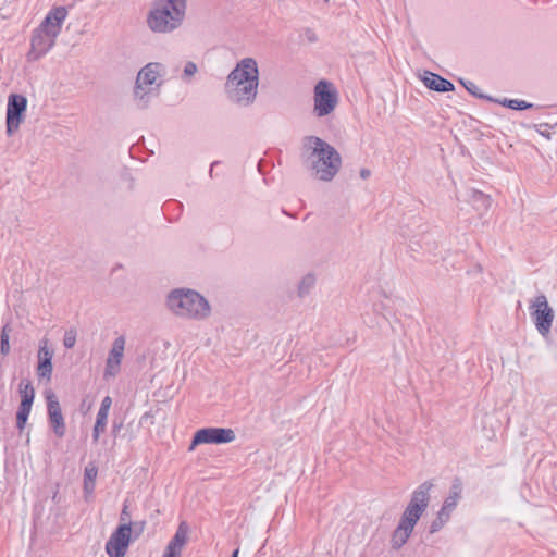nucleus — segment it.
<instances>
[{
	"instance_id": "nucleus-34",
	"label": "nucleus",
	"mask_w": 557,
	"mask_h": 557,
	"mask_svg": "<svg viewBox=\"0 0 557 557\" xmlns=\"http://www.w3.org/2000/svg\"><path fill=\"white\" fill-rule=\"evenodd\" d=\"M306 35H307L308 40H310V41H315L317 40L315 34L311 29H307L306 30Z\"/></svg>"
},
{
	"instance_id": "nucleus-6",
	"label": "nucleus",
	"mask_w": 557,
	"mask_h": 557,
	"mask_svg": "<svg viewBox=\"0 0 557 557\" xmlns=\"http://www.w3.org/2000/svg\"><path fill=\"white\" fill-rule=\"evenodd\" d=\"M166 307L176 317L190 320H205L211 313L208 300L189 288H176L170 292L166 297Z\"/></svg>"
},
{
	"instance_id": "nucleus-14",
	"label": "nucleus",
	"mask_w": 557,
	"mask_h": 557,
	"mask_svg": "<svg viewBox=\"0 0 557 557\" xmlns=\"http://www.w3.org/2000/svg\"><path fill=\"white\" fill-rule=\"evenodd\" d=\"M125 349V337L119 336L113 341L112 347L106 360L103 379L115 377L121 370V362Z\"/></svg>"
},
{
	"instance_id": "nucleus-36",
	"label": "nucleus",
	"mask_w": 557,
	"mask_h": 557,
	"mask_svg": "<svg viewBox=\"0 0 557 557\" xmlns=\"http://www.w3.org/2000/svg\"><path fill=\"white\" fill-rule=\"evenodd\" d=\"M127 516H128L127 506H124V508H123V510L121 512V519L125 520Z\"/></svg>"
},
{
	"instance_id": "nucleus-33",
	"label": "nucleus",
	"mask_w": 557,
	"mask_h": 557,
	"mask_svg": "<svg viewBox=\"0 0 557 557\" xmlns=\"http://www.w3.org/2000/svg\"><path fill=\"white\" fill-rule=\"evenodd\" d=\"M122 426H123V423H122V422H116V421H114V422H113V425H112V433H113L114 435H116V434L120 432V430L122 429Z\"/></svg>"
},
{
	"instance_id": "nucleus-23",
	"label": "nucleus",
	"mask_w": 557,
	"mask_h": 557,
	"mask_svg": "<svg viewBox=\"0 0 557 557\" xmlns=\"http://www.w3.org/2000/svg\"><path fill=\"white\" fill-rule=\"evenodd\" d=\"M32 407L20 405L16 412V428L20 432H22L26 425L28 416L30 413Z\"/></svg>"
},
{
	"instance_id": "nucleus-39",
	"label": "nucleus",
	"mask_w": 557,
	"mask_h": 557,
	"mask_svg": "<svg viewBox=\"0 0 557 557\" xmlns=\"http://www.w3.org/2000/svg\"><path fill=\"white\" fill-rule=\"evenodd\" d=\"M216 163H218V162H213V163L211 164V169H210V172H209V173H210V176H212V173H213V166H214Z\"/></svg>"
},
{
	"instance_id": "nucleus-4",
	"label": "nucleus",
	"mask_w": 557,
	"mask_h": 557,
	"mask_svg": "<svg viewBox=\"0 0 557 557\" xmlns=\"http://www.w3.org/2000/svg\"><path fill=\"white\" fill-rule=\"evenodd\" d=\"M66 16L67 10L62 5L54 7L47 13L40 25L33 32L28 52L29 60H39L52 49Z\"/></svg>"
},
{
	"instance_id": "nucleus-5",
	"label": "nucleus",
	"mask_w": 557,
	"mask_h": 557,
	"mask_svg": "<svg viewBox=\"0 0 557 557\" xmlns=\"http://www.w3.org/2000/svg\"><path fill=\"white\" fill-rule=\"evenodd\" d=\"M186 0H156L147 14V26L153 33L169 34L185 18Z\"/></svg>"
},
{
	"instance_id": "nucleus-16",
	"label": "nucleus",
	"mask_w": 557,
	"mask_h": 557,
	"mask_svg": "<svg viewBox=\"0 0 557 557\" xmlns=\"http://www.w3.org/2000/svg\"><path fill=\"white\" fill-rule=\"evenodd\" d=\"M424 85L434 91L446 92L455 89L454 84L448 79L442 77L433 72L425 71L422 76Z\"/></svg>"
},
{
	"instance_id": "nucleus-3",
	"label": "nucleus",
	"mask_w": 557,
	"mask_h": 557,
	"mask_svg": "<svg viewBox=\"0 0 557 557\" xmlns=\"http://www.w3.org/2000/svg\"><path fill=\"white\" fill-rule=\"evenodd\" d=\"M432 487L433 483L425 481L412 492L411 498L400 517L398 525L392 533L391 546L393 549H400L411 536L416 524L429 506Z\"/></svg>"
},
{
	"instance_id": "nucleus-11",
	"label": "nucleus",
	"mask_w": 557,
	"mask_h": 557,
	"mask_svg": "<svg viewBox=\"0 0 557 557\" xmlns=\"http://www.w3.org/2000/svg\"><path fill=\"white\" fill-rule=\"evenodd\" d=\"M235 440V432L225 428H203L198 430L191 441L189 449L199 444H226Z\"/></svg>"
},
{
	"instance_id": "nucleus-1",
	"label": "nucleus",
	"mask_w": 557,
	"mask_h": 557,
	"mask_svg": "<svg viewBox=\"0 0 557 557\" xmlns=\"http://www.w3.org/2000/svg\"><path fill=\"white\" fill-rule=\"evenodd\" d=\"M259 86V70L252 58L240 60L228 74L224 84L227 99L239 107L251 106L257 98Z\"/></svg>"
},
{
	"instance_id": "nucleus-24",
	"label": "nucleus",
	"mask_w": 557,
	"mask_h": 557,
	"mask_svg": "<svg viewBox=\"0 0 557 557\" xmlns=\"http://www.w3.org/2000/svg\"><path fill=\"white\" fill-rule=\"evenodd\" d=\"M11 332V327L9 324H5L0 334V355L7 356L10 352V336L9 333Z\"/></svg>"
},
{
	"instance_id": "nucleus-29",
	"label": "nucleus",
	"mask_w": 557,
	"mask_h": 557,
	"mask_svg": "<svg viewBox=\"0 0 557 557\" xmlns=\"http://www.w3.org/2000/svg\"><path fill=\"white\" fill-rule=\"evenodd\" d=\"M76 343V332L73 330L66 331L63 338V345L66 348H73Z\"/></svg>"
},
{
	"instance_id": "nucleus-8",
	"label": "nucleus",
	"mask_w": 557,
	"mask_h": 557,
	"mask_svg": "<svg viewBox=\"0 0 557 557\" xmlns=\"http://www.w3.org/2000/svg\"><path fill=\"white\" fill-rule=\"evenodd\" d=\"M530 317L535 325L536 331L546 337L552 330L554 321V310L547 301L544 294L535 296L529 305Z\"/></svg>"
},
{
	"instance_id": "nucleus-22",
	"label": "nucleus",
	"mask_w": 557,
	"mask_h": 557,
	"mask_svg": "<svg viewBox=\"0 0 557 557\" xmlns=\"http://www.w3.org/2000/svg\"><path fill=\"white\" fill-rule=\"evenodd\" d=\"M315 284V277L312 274L305 275L298 285V295L305 297L310 293Z\"/></svg>"
},
{
	"instance_id": "nucleus-20",
	"label": "nucleus",
	"mask_w": 557,
	"mask_h": 557,
	"mask_svg": "<svg viewBox=\"0 0 557 557\" xmlns=\"http://www.w3.org/2000/svg\"><path fill=\"white\" fill-rule=\"evenodd\" d=\"M492 101H495L504 107L510 108L512 110H527L533 108V103L527 102L524 100H518V99H507L504 98L503 100L493 99Z\"/></svg>"
},
{
	"instance_id": "nucleus-9",
	"label": "nucleus",
	"mask_w": 557,
	"mask_h": 557,
	"mask_svg": "<svg viewBox=\"0 0 557 557\" xmlns=\"http://www.w3.org/2000/svg\"><path fill=\"white\" fill-rule=\"evenodd\" d=\"M337 92L327 81H320L314 87V112L317 116L329 115L337 104Z\"/></svg>"
},
{
	"instance_id": "nucleus-38",
	"label": "nucleus",
	"mask_w": 557,
	"mask_h": 557,
	"mask_svg": "<svg viewBox=\"0 0 557 557\" xmlns=\"http://www.w3.org/2000/svg\"><path fill=\"white\" fill-rule=\"evenodd\" d=\"M238 554H239V549H238V548H236V549L233 552V554H232V556H231V557H238Z\"/></svg>"
},
{
	"instance_id": "nucleus-28",
	"label": "nucleus",
	"mask_w": 557,
	"mask_h": 557,
	"mask_svg": "<svg viewBox=\"0 0 557 557\" xmlns=\"http://www.w3.org/2000/svg\"><path fill=\"white\" fill-rule=\"evenodd\" d=\"M53 351L48 348L47 341H44V343L39 346L38 350V360H48L52 361Z\"/></svg>"
},
{
	"instance_id": "nucleus-35",
	"label": "nucleus",
	"mask_w": 557,
	"mask_h": 557,
	"mask_svg": "<svg viewBox=\"0 0 557 557\" xmlns=\"http://www.w3.org/2000/svg\"><path fill=\"white\" fill-rule=\"evenodd\" d=\"M371 175V172L369 169H361L360 170V176L363 180H367Z\"/></svg>"
},
{
	"instance_id": "nucleus-40",
	"label": "nucleus",
	"mask_w": 557,
	"mask_h": 557,
	"mask_svg": "<svg viewBox=\"0 0 557 557\" xmlns=\"http://www.w3.org/2000/svg\"><path fill=\"white\" fill-rule=\"evenodd\" d=\"M163 557H165V556H163Z\"/></svg>"
},
{
	"instance_id": "nucleus-13",
	"label": "nucleus",
	"mask_w": 557,
	"mask_h": 557,
	"mask_svg": "<svg viewBox=\"0 0 557 557\" xmlns=\"http://www.w3.org/2000/svg\"><path fill=\"white\" fill-rule=\"evenodd\" d=\"M46 400L49 424L58 437H63L65 435L66 428L60 403L54 393L50 391L46 393Z\"/></svg>"
},
{
	"instance_id": "nucleus-30",
	"label": "nucleus",
	"mask_w": 557,
	"mask_h": 557,
	"mask_svg": "<svg viewBox=\"0 0 557 557\" xmlns=\"http://www.w3.org/2000/svg\"><path fill=\"white\" fill-rule=\"evenodd\" d=\"M197 70H198L197 65L194 62L188 61L185 64V67L183 71V78L189 79L191 76H194L197 73Z\"/></svg>"
},
{
	"instance_id": "nucleus-19",
	"label": "nucleus",
	"mask_w": 557,
	"mask_h": 557,
	"mask_svg": "<svg viewBox=\"0 0 557 557\" xmlns=\"http://www.w3.org/2000/svg\"><path fill=\"white\" fill-rule=\"evenodd\" d=\"M109 413L98 411L96 423L92 430V441L97 443L99 441L100 434L106 431L107 421Z\"/></svg>"
},
{
	"instance_id": "nucleus-17",
	"label": "nucleus",
	"mask_w": 557,
	"mask_h": 557,
	"mask_svg": "<svg viewBox=\"0 0 557 557\" xmlns=\"http://www.w3.org/2000/svg\"><path fill=\"white\" fill-rule=\"evenodd\" d=\"M462 482L459 478H456L449 488V494L444 499L441 510L451 516V512L456 509L458 502L461 499Z\"/></svg>"
},
{
	"instance_id": "nucleus-27",
	"label": "nucleus",
	"mask_w": 557,
	"mask_h": 557,
	"mask_svg": "<svg viewBox=\"0 0 557 557\" xmlns=\"http://www.w3.org/2000/svg\"><path fill=\"white\" fill-rule=\"evenodd\" d=\"M98 470L96 467H86L84 472V481L90 482V491L95 488V480L97 476Z\"/></svg>"
},
{
	"instance_id": "nucleus-31",
	"label": "nucleus",
	"mask_w": 557,
	"mask_h": 557,
	"mask_svg": "<svg viewBox=\"0 0 557 557\" xmlns=\"http://www.w3.org/2000/svg\"><path fill=\"white\" fill-rule=\"evenodd\" d=\"M472 199L474 201H481L484 207H488L491 203L490 197L486 196L484 193L479 190H473L472 193Z\"/></svg>"
},
{
	"instance_id": "nucleus-18",
	"label": "nucleus",
	"mask_w": 557,
	"mask_h": 557,
	"mask_svg": "<svg viewBox=\"0 0 557 557\" xmlns=\"http://www.w3.org/2000/svg\"><path fill=\"white\" fill-rule=\"evenodd\" d=\"M21 403L20 405L33 406L35 399V389L30 381H22L20 383Z\"/></svg>"
},
{
	"instance_id": "nucleus-12",
	"label": "nucleus",
	"mask_w": 557,
	"mask_h": 557,
	"mask_svg": "<svg viewBox=\"0 0 557 557\" xmlns=\"http://www.w3.org/2000/svg\"><path fill=\"white\" fill-rule=\"evenodd\" d=\"M132 524H120L111 534L106 544V552L110 557H125L131 542Z\"/></svg>"
},
{
	"instance_id": "nucleus-10",
	"label": "nucleus",
	"mask_w": 557,
	"mask_h": 557,
	"mask_svg": "<svg viewBox=\"0 0 557 557\" xmlns=\"http://www.w3.org/2000/svg\"><path fill=\"white\" fill-rule=\"evenodd\" d=\"M26 107L27 99L23 95L11 94L9 96L5 117L8 135H12L18 129L24 119Z\"/></svg>"
},
{
	"instance_id": "nucleus-25",
	"label": "nucleus",
	"mask_w": 557,
	"mask_h": 557,
	"mask_svg": "<svg viewBox=\"0 0 557 557\" xmlns=\"http://www.w3.org/2000/svg\"><path fill=\"white\" fill-rule=\"evenodd\" d=\"M52 370H53L52 361H48L47 359L38 360L37 374L39 377L50 380Z\"/></svg>"
},
{
	"instance_id": "nucleus-2",
	"label": "nucleus",
	"mask_w": 557,
	"mask_h": 557,
	"mask_svg": "<svg viewBox=\"0 0 557 557\" xmlns=\"http://www.w3.org/2000/svg\"><path fill=\"white\" fill-rule=\"evenodd\" d=\"M306 162L311 174L323 182H331L342 166V157L329 143L318 136L304 138Z\"/></svg>"
},
{
	"instance_id": "nucleus-7",
	"label": "nucleus",
	"mask_w": 557,
	"mask_h": 557,
	"mask_svg": "<svg viewBox=\"0 0 557 557\" xmlns=\"http://www.w3.org/2000/svg\"><path fill=\"white\" fill-rule=\"evenodd\" d=\"M162 70L163 65L161 63L151 62L138 72L134 89V97L138 108H147L150 96L158 94L157 91L162 84L160 79Z\"/></svg>"
},
{
	"instance_id": "nucleus-15",
	"label": "nucleus",
	"mask_w": 557,
	"mask_h": 557,
	"mask_svg": "<svg viewBox=\"0 0 557 557\" xmlns=\"http://www.w3.org/2000/svg\"><path fill=\"white\" fill-rule=\"evenodd\" d=\"M188 536V525L186 522H181L174 536L165 548V553L163 556L165 557H181L182 549L187 542Z\"/></svg>"
},
{
	"instance_id": "nucleus-37",
	"label": "nucleus",
	"mask_w": 557,
	"mask_h": 557,
	"mask_svg": "<svg viewBox=\"0 0 557 557\" xmlns=\"http://www.w3.org/2000/svg\"><path fill=\"white\" fill-rule=\"evenodd\" d=\"M84 490L86 493H91L92 491H90V482L88 481H84Z\"/></svg>"
},
{
	"instance_id": "nucleus-26",
	"label": "nucleus",
	"mask_w": 557,
	"mask_h": 557,
	"mask_svg": "<svg viewBox=\"0 0 557 557\" xmlns=\"http://www.w3.org/2000/svg\"><path fill=\"white\" fill-rule=\"evenodd\" d=\"M459 82L463 85V87L474 97L479 98V99H487V100H493L492 97H488V96H485L483 94L480 92V89L479 87L473 83V82H470V81H465V79H459Z\"/></svg>"
},
{
	"instance_id": "nucleus-32",
	"label": "nucleus",
	"mask_w": 557,
	"mask_h": 557,
	"mask_svg": "<svg viewBox=\"0 0 557 557\" xmlns=\"http://www.w3.org/2000/svg\"><path fill=\"white\" fill-rule=\"evenodd\" d=\"M111 405H112V399L110 396H106L102 401H101V405H100V408L98 411H101V412H106V413H109V410L111 408Z\"/></svg>"
},
{
	"instance_id": "nucleus-21",
	"label": "nucleus",
	"mask_w": 557,
	"mask_h": 557,
	"mask_svg": "<svg viewBox=\"0 0 557 557\" xmlns=\"http://www.w3.org/2000/svg\"><path fill=\"white\" fill-rule=\"evenodd\" d=\"M450 519V515L443 510H438L436 518L431 522L429 532L434 534L438 532Z\"/></svg>"
}]
</instances>
